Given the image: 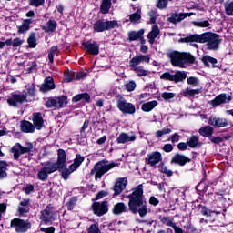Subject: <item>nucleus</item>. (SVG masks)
<instances>
[{
    "label": "nucleus",
    "mask_w": 233,
    "mask_h": 233,
    "mask_svg": "<svg viewBox=\"0 0 233 233\" xmlns=\"http://www.w3.org/2000/svg\"><path fill=\"white\" fill-rule=\"evenodd\" d=\"M127 199H129L127 204L124 202H117L114 205L112 209V214L114 216H121L127 212H131V214H138L140 218H145L148 213V203L145 199V195L143 191V184H140L135 187L131 194L127 195Z\"/></svg>",
    "instance_id": "f257e3e1"
},
{
    "label": "nucleus",
    "mask_w": 233,
    "mask_h": 233,
    "mask_svg": "<svg viewBox=\"0 0 233 233\" xmlns=\"http://www.w3.org/2000/svg\"><path fill=\"white\" fill-rule=\"evenodd\" d=\"M172 66H178V68H187V65H198L196 56L188 52L172 51L167 54Z\"/></svg>",
    "instance_id": "f03ea898"
},
{
    "label": "nucleus",
    "mask_w": 233,
    "mask_h": 233,
    "mask_svg": "<svg viewBox=\"0 0 233 233\" xmlns=\"http://www.w3.org/2000/svg\"><path fill=\"white\" fill-rule=\"evenodd\" d=\"M116 167H119V163L102 159L94 165L91 169L90 176L95 175V181H98V179H101L105 174L110 172V170H112V168H116Z\"/></svg>",
    "instance_id": "7ed1b4c3"
},
{
    "label": "nucleus",
    "mask_w": 233,
    "mask_h": 233,
    "mask_svg": "<svg viewBox=\"0 0 233 233\" xmlns=\"http://www.w3.org/2000/svg\"><path fill=\"white\" fill-rule=\"evenodd\" d=\"M221 36L216 33L205 32L202 33V43H206L208 50H219L221 45Z\"/></svg>",
    "instance_id": "20e7f679"
},
{
    "label": "nucleus",
    "mask_w": 233,
    "mask_h": 233,
    "mask_svg": "<svg viewBox=\"0 0 233 233\" xmlns=\"http://www.w3.org/2000/svg\"><path fill=\"white\" fill-rule=\"evenodd\" d=\"M116 20H105L98 19L93 24V30L96 34H101L102 32H108L110 30H114V28L117 27Z\"/></svg>",
    "instance_id": "39448f33"
},
{
    "label": "nucleus",
    "mask_w": 233,
    "mask_h": 233,
    "mask_svg": "<svg viewBox=\"0 0 233 233\" xmlns=\"http://www.w3.org/2000/svg\"><path fill=\"white\" fill-rule=\"evenodd\" d=\"M68 105V96L62 95L60 96H50L46 101V108H55V110H61V108H66Z\"/></svg>",
    "instance_id": "423d86ee"
},
{
    "label": "nucleus",
    "mask_w": 233,
    "mask_h": 233,
    "mask_svg": "<svg viewBox=\"0 0 233 233\" xmlns=\"http://www.w3.org/2000/svg\"><path fill=\"white\" fill-rule=\"evenodd\" d=\"M11 228L16 233H26L32 228V222L29 219L13 218L10 222Z\"/></svg>",
    "instance_id": "0eeeda50"
},
{
    "label": "nucleus",
    "mask_w": 233,
    "mask_h": 233,
    "mask_svg": "<svg viewBox=\"0 0 233 233\" xmlns=\"http://www.w3.org/2000/svg\"><path fill=\"white\" fill-rule=\"evenodd\" d=\"M162 81H173L174 83H183L187 79V72L176 71L174 75L170 72H165L160 76Z\"/></svg>",
    "instance_id": "6e6552de"
},
{
    "label": "nucleus",
    "mask_w": 233,
    "mask_h": 233,
    "mask_svg": "<svg viewBox=\"0 0 233 233\" xmlns=\"http://www.w3.org/2000/svg\"><path fill=\"white\" fill-rule=\"evenodd\" d=\"M116 107L122 114H129L130 116L136 114V106L127 102L123 96L116 99Z\"/></svg>",
    "instance_id": "1a4fd4ad"
},
{
    "label": "nucleus",
    "mask_w": 233,
    "mask_h": 233,
    "mask_svg": "<svg viewBox=\"0 0 233 233\" xmlns=\"http://www.w3.org/2000/svg\"><path fill=\"white\" fill-rule=\"evenodd\" d=\"M91 208H92V212L95 216H97V218H101L103 216H105V214H108V201L107 200H104L101 202H94L91 205Z\"/></svg>",
    "instance_id": "9d476101"
},
{
    "label": "nucleus",
    "mask_w": 233,
    "mask_h": 233,
    "mask_svg": "<svg viewBox=\"0 0 233 233\" xmlns=\"http://www.w3.org/2000/svg\"><path fill=\"white\" fill-rule=\"evenodd\" d=\"M39 219L45 225L54 221V206L52 204H48L45 209L40 211Z\"/></svg>",
    "instance_id": "9b49d317"
},
{
    "label": "nucleus",
    "mask_w": 233,
    "mask_h": 233,
    "mask_svg": "<svg viewBox=\"0 0 233 233\" xmlns=\"http://www.w3.org/2000/svg\"><path fill=\"white\" fill-rule=\"evenodd\" d=\"M81 46L86 54H89V56H99V44L97 42L87 40L82 42Z\"/></svg>",
    "instance_id": "f8f14e48"
},
{
    "label": "nucleus",
    "mask_w": 233,
    "mask_h": 233,
    "mask_svg": "<svg viewBox=\"0 0 233 233\" xmlns=\"http://www.w3.org/2000/svg\"><path fill=\"white\" fill-rule=\"evenodd\" d=\"M9 106L17 108V105H23V103H28L26 95L12 93L11 97L7 99Z\"/></svg>",
    "instance_id": "ddd939ff"
},
{
    "label": "nucleus",
    "mask_w": 233,
    "mask_h": 233,
    "mask_svg": "<svg viewBox=\"0 0 233 233\" xmlns=\"http://www.w3.org/2000/svg\"><path fill=\"white\" fill-rule=\"evenodd\" d=\"M56 167L52 165L51 161H46L45 167L38 172V179L40 181H46L48 179V174H54Z\"/></svg>",
    "instance_id": "4468645a"
},
{
    "label": "nucleus",
    "mask_w": 233,
    "mask_h": 233,
    "mask_svg": "<svg viewBox=\"0 0 233 233\" xmlns=\"http://www.w3.org/2000/svg\"><path fill=\"white\" fill-rule=\"evenodd\" d=\"M127 177L118 178L113 186V188H111V190L114 191L113 198H117V196H119L123 192V190L127 188Z\"/></svg>",
    "instance_id": "2eb2a0df"
},
{
    "label": "nucleus",
    "mask_w": 233,
    "mask_h": 233,
    "mask_svg": "<svg viewBox=\"0 0 233 233\" xmlns=\"http://www.w3.org/2000/svg\"><path fill=\"white\" fill-rule=\"evenodd\" d=\"M161 161H163V155L159 151H153L147 154V157L145 158L146 165L150 167H155L157 163H161Z\"/></svg>",
    "instance_id": "dca6fc26"
},
{
    "label": "nucleus",
    "mask_w": 233,
    "mask_h": 233,
    "mask_svg": "<svg viewBox=\"0 0 233 233\" xmlns=\"http://www.w3.org/2000/svg\"><path fill=\"white\" fill-rule=\"evenodd\" d=\"M232 101V96L222 93L217 96L213 100H211L210 105L213 108H217L219 105H225L227 103H230Z\"/></svg>",
    "instance_id": "f3484780"
},
{
    "label": "nucleus",
    "mask_w": 233,
    "mask_h": 233,
    "mask_svg": "<svg viewBox=\"0 0 233 233\" xmlns=\"http://www.w3.org/2000/svg\"><path fill=\"white\" fill-rule=\"evenodd\" d=\"M208 125L215 127V128H225V127H228L229 123L227 118L211 116L208 119Z\"/></svg>",
    "instance_id": "a211bd4d"
},
{
    "label": "nucleus",
    "mask_w": 233,
    "mask_h": 233,
    "mask_svg": "<svg viewBox=\"0 0 233 233\" xmlns=\"http://www.w3.org/2000/svg\"><path fill=\"white\" fill-rule=\"evenodd\" d=\"M50 90H56V83H54V77L47 76L40 86L39 91L42 92V94H46V92H50Z\"/></svg>",
    "instance_id": "6ab92c4d"
},
{
    "label": "nucleus",
    "mask_w": 233,
    "mask_h": 233,
    "mask_svg": "<svg viewBox=\"0 0 233 233\" xmlns=\"http://www.w3.org/2000/svg\"><path fill=\"white\" fill-rule=\"evenodd\" d=\"M51 165L56 168V167H66V152L65 149L57 150V159L56 162H51Z\"/></svg>",
    "instance_id": "aec40b11"
},
{
    "label": "nucleus",
    "mask_w": 233,
    "mask_h": 233,
    "mask_svg": "<svg viewBox=\"0 0 233 233\" xmlns=\"http://www.w3.org/2000/svg\"><path fill=\"white\" fill-rule=\"evenodd\" d=\"M30 212V198H24L19 202V206L17 208V213L19 218H23L25 214H28Z\"/></svg>",
    "instance_id": "412c9836"
},
{
    "label": "nucleus",
    "mask_w": 233,
    "mask_h": 233,
    "mask_svg": "<svg viewBox=\"0 0 233 233\" xmlns=\"http://www.w3.org/2000/svg\"><path fill=\"white\" fill-rule=\"evenodd\" d=\"M187 163H192V159L179 153H177L171 159V164L178 165L179 167H185Z\"/></svg>",
    "instance_id": "4be33fe9"
},
{
    "label": "nucleus",
    "mask_w": 233,
    "mask_h": 233,
    "mask_svg": "<svg viewBox=\"0 0 233 233\" xmlns=\"http://www.w3.org/2000/svg\"><path fill=\"white\" fill-rule=\"evenodd\" d=\"M55 168V172H57L58 170V172L61 174L62 179H64L65 181L68 180V177H70V174L76 172V169L73 168L72 166H69L68 167H66V166H64L62 167L56 166Z\"/></svg>",
    "instance_id": "5701e85b"
},
{
    "label": "nucleus",
    "mask_w": 233,
    "mask_h": 233,
    "mask_svg": "<svg viewBox=\"0 0 233 233\" xmlns=\"http://www.w3.org/2000/svg\"><path fill=\"white\" fill-rule=\"evenodd\" d=\"M45 34H54L57 29V21L49 19L45 25H40Z\"/></svg>",
    "instance_id": "b1692460"
},
{
    "label": "nucleus",
    "mask_w": 233,
    "mask_h": 233,
    "mask_svg": "<svg viewBox=\"0 0 233 233\" xmlns=\"http://www.w3.org/2000/svg\"><path fill=\"white\" fill-rule=\"evenodd\" d=\"M33 125L36 130H43L45 127V120L43 119V114L40 112L33 113Z\"/></svg>",
    "instance_id": "393cba45"
},
{
    "label": "nucleus",
    "mask_w": 233,
    "mask_h": 233,
    "mask_svg": "<svg viewBox=\"0 0 233 233\" xmlns=\"http://www.w3.org/2000/svg\"><path fill=\"white\" fill-rule=\"evenodd\" d=\"M20 130L25 134H34L35 132V127L28 120H22L20 123Z\"/></svg>",
    "instance_id": "a878e982"
},
{
    "label": "nucleus",
    "mask_w": 233,
    "mask_h": 233,
    "mask_svg": "<svg viewBox=\"0 0 233 233\" xmlns=\"http://www.w3.org/2000/svg\"><path fill=\"white\" fill-rule=\"evenodd\" d=\"M130 70L135 72L137 74V77H143L145 76H148L150 74V71L145 69L143 66H139L137 64H129Z\"/></svg>",
    "instance_id": "bb28decb"
},
{
    "label": "nucleus",
    "mask_w": 233,
    "mask_h": 233,
    "mask_svg": "<svg viewBox=\"0 0 233 233\" xmlns=\"http://www.w3.org/2000/svg\"><path fill=\"white\" fill-rule=\"evenodd\" d=\"M179 43H202L203 41V34L201 35H188L184 38H180Z\"/></svg>",
    "instance_id": "cd10ccee"
},
{
    "label": "nucleus",
    "mask_w": 233,
    "mask_h": 233,
    "mask_svg": "<svg viewBox=\"0 0 233 233\" xmlns=\"http://www.w3.org/2000/svg\"><path fill=\"white\" fill-rule=\"evenodd\" d=\"M141 63H150V56L147 55H137L129 60L131 65H141Z\"/></svg>",
    "instance_id": "c85d7f7f"
},
{
    "label": "nucleus",
    "mask_w": 233,
    "mask_h": 233,
    "mask_svg": "<svg viewBox=\"0 0 233 233\" xmlns=\"http://www.w3.org/2000/svg\"><path fill=\"white\" fill-rule=\"evenodd\" d=\"M136 139V135L128 136V134L122 132L119 134L118 137H116V143L118 145H125V143H129L130 141H134Z\"/></svg>",
    "instance_id": "c756f323"
},
{
    "label": "nucleus",
    "mask_w": 233,
    "mask_h": 233,
    "mask_svg": "<svg viewBox=\"0 0 233 233\" xmlns=\"http://www.w3.org/2000/svg\"><path fill=\"white\" fill-rule=\"evenodd\" d=\"M187 145L189 148H201L203 143L199 142V136L193 135L187 141Z\"/></svg>",
    "instance_id": "7c9ffc66"
},
{
    "label": "nucleus",
    "mask_w": 233,
    "mask_h": 233,
    "mask_svg": "<svg viewBox=\"0 0 233 233\" xmlns=\"http://www.w3.org/2000/svg\"><path fill=\"white\" fill-rule=\"evenodd\" d=\"M79 101H82V103H90L91 97L90 94L85 92L78 95H76L72 97V103H79Z\"/></svg>",
    "instance_id": "2f4dec72"
},
{
    "label": "nucleus",
    "mask_w": 233,
    "mask_h": 233,
    "mask_svg": "<svg viewBox=\"0 0 233 233\" xmlns=\"http://www.w3.org/2000/svg\"><path fill=\"white\" fill-rule=\"evenodd\" d=\"M202 63L207 68H210V64L213 65V68H219V66H216L218 63V59L210 56V55H206L202 57Z\"/></svg>",
    "instance_id": "473e14b6"
},
{
    "label": "nucleus",
    "mask_w": 233,
    "mask_h": 233,
    "mask_svg": "<svg viewBox=\"0 0 233 233\" xmlns=\"http://www.w3.org/2000/svg\"><path fill=\"white\" fill-rule=\"evenodd\" d=\"M142 35H145V29L128 32L127 39L129 43H132V41H137Z\"/></svg>",
    "instance_id": "72a5a7b5"
},
{
    "label": "nucleus",
    "mask_w": 233,
    "mask_h": 233,
    "mask_svg": "<svg viewBox=\"0 0 233 233\" xmlns=\"http://www.w3.org/2000/svg\"><path fill=\"white\" fill-rule=\"evenodd\" d=\"M31 25H32V19L23 20L22 25L17 26L18 35H21V34H25V32H28V30H30Z\"/></svg>",
    "instance_id": "f704fd0d"
},
{
    "label": "nucleus",
    "mask_w": 233,
    "mask_h": 233,
    "mask_svg": "<svg viewBox=\"0 0 233 233\" xmlns=\"http://www.w3.org/2000/svg\"><path fill=\"white\" fill-rule=\"evenodd\" d=\"M8 162L6 160H0V181L8 177Z\"/></svg>",
    "instance_id": "c9c22d12"
},
{
    "label": "nucleus",
    "mask_w": 233,
    "mask_h": 233,
    "mask_svg": "<svg viewBox=\"0 0 233 233\" xmlns=\"http://www.w3.org/2000/svg\"><path fill=\"white\" fill-rule=\"evenodd\" d=\"M110 8H112V0H102L100 5V14L106 15L110 14Z\"/></svg>",
    "instance_id": "e433bc0d"
},
{
    "label": "nucleus",
    "mask_w": 233,
    "mask_h": 233,
    "mask_svg": "<svg viewBox=\"0 0 233 233\" xmlns=\"http://www.w3.org/2000/svg\"><path fill=\"white\" fill-rule=\"evenodd\" d=\"M23 43H25V40L19 37H15L14 39L8 38L5 40L6 46H13V48H18V46L23 45Z\"/></svg>",
    "instance_id": "4c0bfd02"
},
{
    "label": "nucleus",
    "mask_w": 233,
    "mask_h": 233,
    "mask_svg": "<svg viewBox=\"0 0 233 233\" xmlns=\"http://www.w3.org/2000/svg\"><path fill=\"white\" fill-rule=\"evenodd\" d=\"M198 134L202 136V137H210L212 134H214V127L211 126H204L201 127L198 130Z\"/></svg>",
    "instance_id": "58836bf2"
},
{
    "label": "nucleus",
    "mask_w": 233,
    "mask_h": 233,
    "mask_svg": "<svg viewBox=\"0 0 233 233\" xmlns=\"http://www.w3.org/2000/svg\"><path fill=\"white\" fill-rule=\"evenodd\" d=\"M85 161V157L81 156V154L77 153L76 154V157L74 159V163H72L71 168L77 170V168H79L81 167V165H83Z\"/></svg>",
    "instance_id": "ea45409f"
},
{
    "label": "nucleus",
    "mask_w": 233,
    "mask_h": 233,
    "mask_svg": "<svg viewBox=\"0 0 233 233\" xmlns=\"http://www.w3.org/2000/svg\"><path fill=\"white\" fill-rule=\"evenodd\" d=\"M17 146L21 154H28V152H32V150H34V144H32V142H26L25 147L20 143H17Z\"/></svg>",
    "instance_id": "a19ab883"
},
{
    "label": "nucleus",
    "mask_w": 233,
    "mask_h": 233,
    "mask_svg": "<svg viewBox=\"0 0 233 233\" xmlns=\"http://www.w3.org/2000/svg\"><path fill=\"white\" fill-rule=\"evenodd\" d=\"M157 105H158L157 100H153L147 103H144L141 106V110L143 112H152V109L155 106H157Z\"/></svg>",
    "instance_id": "79ce46f5"
},
{
    "label": "nucleus",
    "mask_w": 233,
    "mask_h": 233,
    "mask_svg": "<svg viewBox=\"0 0 233 233\" xmlns=\"http://www.w3.org/2000/svg\"><path fill=\"white\" fill-rule=\"evenodd\" d=\"M180 94L183 97H188V96L189 97H194L196 95L201 94V89L187 88L186 90L182 91Z\"/></svg>",
    "instance_id": "37998d69"
},
{
    "label": "nucleus",
    "mask_w": 233,
    "mask_h": 233,
    "mask_svg": "<svg viewBox=\"0 0 233 233\" xmlns=\"http://www.w3.org/2000/svg\"><path fill=\"white\" fill-rule=\"evenodd\" d=\"M167 21L169 23H172L173 25H177V23H181V21H183L182 13H172L171 16L167 18Z\"/></svg>",
    "instance_id": "c03bdc74"
},
{
    "label": "nucleus",
    "mask_w": 233,
    "mask_h": 233,
    "mask_svg": "<svg viewBox=\"0 0 233 233\" xmlns=\"http://www.w3.org/2000/svg\"><path fill=\"white\" fill-rule=\"evenodd\" d=\"M28 48H35L37 46V38L35 37V33H30L27 38Z\"/></svg>",
    "instance_id": "a18cd8bd"
},
{
    "label": "nucleus",
    "mask_w": 233,
    "mask_h": 233,
    "mask_svg": "<svg viewBox=\"0 0 233 233\" xmlns=\"http://www.w3.org/2000/svg\"><path fill=\"white\" fill-rule=\"evenodd\" d=\"M158 169L159 172L165 174L166 176H167V177H172V176H174V172L165 166V162L160 163V165L158 166Z\"/></svg>",
    "instance_id": "49530a36"
},
{
    "label": "nucleus",
    "mask_w": 233,
    "mask_h": 233,
    "mask_svg": "<svg viewBox=\"0 0 233 233\" xmlns=\"http://www.w3.org/2000/svg\"><path fill=\"white\" fill-rule=\"evenodd\" d=\"M141 19V8H138L135 13L129 15V21L131 23H137Z\"/></svg>",
    "instance_id": "de8ad7c7"
},
{
    "label": "nucleus",
    "mask_w": 233,
    "mask_h": 233,
    "mask_svg": "<svg viewBox=\"0 0 233 233\" xmlns=\"http://www.w3.org/2000/svg\"><path fill=\"white\" fill-rule=\"evenodd\" d=\"M198 210H200V213L202 216H206V218H210L212 216V210L208 209L207 206H203L201 204L198 205Z\"/></svg>",
    "instance_id": "09e8293b"
},
{
    "label": "nucleus",
    "mask_w": 233,
    "mask_h": 233,
    "mask_svg": "<svg viewBox=\"0 0 233 233\" xmlns=\"http://www.w3.org/2000/svg\"><path fill=\"white\" fill-rule=\"evenodd\" d=\"M76 204H77V197H71L68 202H66V207L67 210H74V208L76 207Z\"/></svg>",
    "instance_id": "8fccbe9b"
},
{
    "label": "nucleus",
    "mask_w": 233,
    "mask_h": 233,
    "mask_svg": "<svg viewBox=\"0 0 233 233\" xmlns=\"http://www.w3.org/2000/svg\"><path fill=\"white\" fill-rule=\"evenodd\" d=\"M227 15H233V0H228L224 5Z\"/></svg>",
    "instance_id": "3c124183"
},
{
    "label": "nucleus",
    "mask_w": 233,
    "mask_h": 233,
    "mask_svg": "<svg viewBox=\"0 0 233 233\" xmlns=\"http://www.w3.org/2000/svg\"><path fill=\"white\" fill-rule=\"evenodd\" d=\"M159 34H160L159 26L155 25H153L151 31L147 34V37L156 39L157 37V35H159Z\"/></svg>",
    "instance_id": "603ef678"
},
{
    "label": "nucleus",
    "mask_w": 233,
    "mask_h": 233,
    "mask_svg": "<svg viewBox=\"0 0 233 233\" xmlns=\"http://www.w3.org/2000/svg\"><path fill=\"white\" fill-rule=\"evenodd\" d=\"M160 222L163 225H166L167 227H173L174 225H176V223H174L173 219L168 218V217H159Z\"/></svg>",
    "instance_id": "864d4df0"
},
{
    "label": "nucleus",
    "mask_w": 233,
    "mask_h": 233,
    "mask_svg": "<svg viewBox=\"0 0 233 233\" xmlns=\"http://www.w3.org/2000/svg\"><path fill=\"white\" fill-rule=\"evenodd\" d=\"M57 46H53L48 51V59L51 65H54V56H56V51L57 50Z\"/></svg>",
    "instance_id": "5fc2aeb1"
},
{
    "label": "nucleus",
    "mask_w": 233,
    "mask_h": 233,
    "mask_svg": "<svg viewBox=\"0 0 233 233\" xmlns=\"http://www.w3.org/2000/svg\"><path fill=\"white\" fill-rule=\"evenodd\" d=\"M136 86H137L136 81L131 80L128 83L125 84V90H127V92H134L136 90Z\"/></svg>",
    "instance_id": "6e6d98bb"
},
{
    "label": "nucleus",
    "mask_w": 233,
    "mask_h": 233,
    "mask_svg": "<svg viewBox=\"0 0 233 233\" xmlns=\"http://www.w3.org/2000/svg\"><path fill=\"white\" fill-rule=\"evenodd\" d=\"M192 23L194 26H198V28H208V26H210V22H208V20H204L202 22L194 21Z\"/></svg>",
    "instance_id": "4d7b16f0"
},
{
    "label": "nucleus",
    "mask_w": 233,
    "mask_h": 233,
    "mask_svg": "<svg viewBox=\"0 0 233 233\" xmlns=\"http://www.w3.org/2000/svg\"><path fill=\"white\" fill-rule=\"evenodd\" d=\"M29 6H34L35 8H39L45 5V0H28Z\"/></svg>",
    "instance_id": "13d9d810"
},
{
    "label": "nucleus",
    "mask_w": 233,
    "mask_h": 233,
    "mask_svg": "<svg viewBox=\"0 0 233 233\" xmlns=\"http://www.w3.org/2000/svg\"><path fill=\"white\" fill-rule=\"evenodd\" d=\"M87 233H101V229H99V224H91L87 228Z\"/></svg>",
    "instance_id": "bf43d9fd"
},
{
    "label": "nucleus",
    "mask_w": 233,
    "mask_h": 233,
    "mask_svg": "<svg viewBox=\"0 0 233 233\" xmlns=\"http://www.w3.org/2000/svg\"><path fill=\"white\" fill-rule=\"evenodd\" d=\"M161 97L164 101H170V99H174L176 97V93L164 92L162 93Z\"/></svg>",
    "instance_id": "052dcab7"
},
{
    "label": "nucleus",
    "mask_w": 233,
    "mask_h": 233,
    "mask_svg": "<svg viewBox=\"0 0 233 233\" xmlns=\"http://www.w3.org/2000/svg\"><path fill=\"white\" fill-rule=\"evenodd\" d=\"M108 191L100 190L93 199V201H99V199H103V198H106L108 196Z\"/></svg>",
    "instance_id": "680f3d73"
},
{
    "label": "nucleus",
    "mask_w": 233,
    "mask_h": 233,
    "mask_svg": "<svg viewBox=\"0 0 233 233\" xmlns=\"http://www.w3.org/2000/svg\"><path fill=\"white\" fill-rule=\"evenodd\" d=\"M187 83L191 86H198V85H199V79H198V77L195 76H189L187 77Z\"/></svg>",
    "instance_id": "e2e57ef3"
},
{
    "label": "nucleus",
    "mask_w": 233,
    "mask_h": 233,
    "mask_svg": "<svg viewBox=\"0 0 233 233\" xmlns=\"http://www.w3.org/2000/svg\"><path fill=\"white\" fill-rule=\"evenodd\" d=\"M172 132V129L170 128H163L162 130H158L155 133L156 137H163L165 134H170Z\"/></svg>",
    "instance_id": "0e129e2a"
},
{
    "label": "nucleus",
    "mask_w": 233,
    "mask_h": 233,
    "mask_svg": "<svg viewBox=\"0 0 233 233\" xmlns=\"http://www.w3.org/2000/svg\"><path fill=\"white\" fill-rule=\"evenodd\" d=\"M209 141H211V143H214L215 145H219V143H223L224 139L221 137H215V136H210L208 137Z\"/></svg>",
    "instance_id": "69168bd1"
},
{
    "label": "nucleus",
    "mask_w": 233,
    "mask_h": 233,
    "mask_svg": "<svg viewBox=\"0 0 233 233\" xmlns=\"http://www.w3.org/2000/svg\"><path fill=\"white\" fill-rule=\"evenodd\" d=\"M11 152H12V154H14L15 161H18L19 160V157L22 155L19 147L15 148V147H13L11 148Z\"/></svg>",
    "instance_id": "338daca9"
},
{
    "label": "nucleus",
    "mask_w": 233,
    "mask_h": 233,
    "mask_svg": "<svg viewBox=\"0 0 233 233\" xmlns=\"http://www.w3.org/2000/svg\"><path fill=\"white\" fill-rule=\"evenodd\" d=\"M40 232L45 233H56V228L55 227H49V228H41Z\"/></svg>",
    "instance_id": "774afa93"
}]
</instances>
